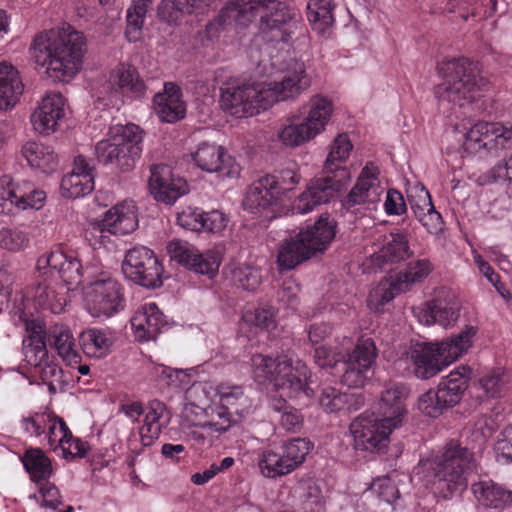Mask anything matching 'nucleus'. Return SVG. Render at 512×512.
I'll return each instance as SVG.
<instances>
[{
	"label": "nucleus",
	"instance_id": "f257e3e1",
	"mask_svg": "<svg viewBox=\"0 0 512 512\" xmlns=\"http://www.w3.org/2000/svg\"><path fill=\"white\" fill-rule=\"evenodd\" d=\"M181 13H203L211 0H166ZM257 21L259 36L269 43H287L300 26V16L293 8L278 0H228L216 18L225 28L241 29Z\"/></svg>",
	"mask_w": 512,
	"mask_h": 512
},
{
	"label": "nucleus",
	"instance_id": "f03ea898",
	"mask_svg": "<svg viewBox=\"0 0 512 512\" xmlns=\"http://www.w3.org/2000/svg\"><path fill=\"white\" fill-rule=\"evenodd\" d=\"M311 85L303 65L287 71L280 81L254 82L221 89V107L231 116L246 118L274 103L299 96Z\"/></svg>",
	"mask_w": 512,
	"mask_h": 512
},
{
	"label": "nucleus",
	"instance_id": "7ed1b4c3",
	"mask_svg": "<svg viewBox=\"0 0 512 512\" xmlns=\"http://www.w3.org/2000/svg\"><path fill=\"white\" fill-rule=\"evenodd\" d=\"M85 37L70 25L37 33L30 45L35 63L45 68L53 81L72 79L82 66L85 54Z\"/></svg>",
	"mask_w": 512,
	"mask_h": 512
},
{
	"label": "nucleus",
	"instance_id": "20e7f679",
	"mask_svg": "<svg viewBox=\"0 0 512 512\" xmlns=\"http://www.w3.org/2000/svg\"><path fill=\"white\" fill-rule=\"evenodd\" d=\"M477 332V327L466 325L460 333L441 342L411 344L405 356L415 377L421 380L435 377L470 349Z\"/></svg>",
	"mask_w": 512,
	"mask_h": 512
},
{
	"label": "nucleus",
	"instance_id": "39448f33",
	"mask_svg": "<svg viewBox=\"0 0 512 512\" xmlns=\"http://www.w3.org/2000/svg\"><path fill=\"white\" fill-rule=\"evenodd\" d=\"M438 72L444 79L435 87L440 105L465 107L480 98L488 85L479 63L466 57L443 59L438 63Z\"/></svg>",
	"mask_w": 512,
	"mask_h": 512
},
{
	"label": "nucleus",
	"instance_id": "423d86ee",
	"mask_svg": "<svg viewBox=\"0 0 512 512\" xmlns=\"http://www.w3.org/2000/svg\"><path fill=\"white\" fill-rule=\"evenodd\" d=\"M252 373L259 384H272L290 398L302 395L312 397L313 389L309 386L310 371L302 361H293L288 355H279L275 359L263 354L251 358Z\"/></svg>",
	"mask_w": 512,
	"mask_h": 512
},
{
	"label": "nucleus",
	"instance_id": "0eeeda50",
	"mask_svg": "<svg viewBox=\"0 0 512 512\" xmlns=\"http://www.w3.org/2000/svg\"><path fill=\"white\" fill-rule=\"evenodd\" d=\"M26 309L23 300H18L12 310L13 315L17 316L20 322H24V328L28 333L22 342L24 359L33 367L34 374L48 386L49 391L55 393V383L61 382L62 369L48 354L43 326L31 318L33 315L30 309Z\"/></svg>",
	"mask_w": 512,
	"mask_h": 512
},
{
	"label": "nucleus",
	"instance_id": "6e6552de",
	"mask_svg": "<svg viewBox=\"0 0 512 512\" xmlns=\"http://www.w3.org/2000/svg\"><path fill=\"white\" fill-rule=\"evenodd\" d=\"M336 234V222L328 214L321 215L313 225L301 229L294 237L286 239L280 246L277 263L280 270H290L324 251Z\"/></svg>",
	"mask_w": 512,
	"mask_h": 512
},
{
	"label": "nucleus",
	"instance_id": "1a4fd4ad",
	"mask_svg": "<svg viewBox=\"0 0 512 512\" xmlns=\"http://www.w3.org/2000/svg\"><path fill=\"white\" fill-rule=\"evenodd\" d=\"M473 466V453L467 447L455 440L445 445L433 462L435 485L443 498H451L466 488V475Z\"/></svg>",
	"mask_w": 512,
	"mask_h": 512
},
{
	"label": "nucleus",
	"instance_id": "9d476101",
	"mask_svg": "<svg viewBox=\"0 0 512 512\" xmlns=\"http://www.w3.org/2000/svg\"><path fill=\"white\" fill-rule=\"evenodd\" d=\"M142 150L143 130L133 123L110 128L108 138L99 141L95 147L100 163L114 165L121 171L133 169Z\"/></svg>",
	"mask_w": 512,
	"mask_h": 512
},
{
	"label": "nucleus",
	"instance_id": "9b49d317",
	"mask_svg": "<svg viewBox=\"0 0 512 512\" xmlns=\"http://www.w3.org/2000/svg\"><path fill=\"white\" fill-rule=\"evenodd\" d=\"M98 260L85 265L77 250L64 246H56L40 255L36 262L38 271H45L51 275L57 274L67 286H78L85 284L95 278L97 268L100 266Z\"/></svg>",
	"mask_w": 512,
	"mask_h": 512
},
{
	"label": "nucleus",
	"instance_id": "f8f14e48",
	"mask_svg": "<svg viewBox=\"0 0 512 512\" xmlns=\"http://www.w3.org/2000/svg\"><path fill=\"white\" fill-rule=\"evenodd\" d=\"M314 444L307 438H292L277 449H263L257 459L261 474L276 479L290 474L305 461Z\"/></svg>",
	"mask_w": 512,
	"mask_h": 512
},
{
	"label": "nucleus",
	"instance_id": "ddd939ff",
	"mask_svg": "<svg viewBox=\"0 0 512 512\" xmlns=\"http://www.w3.org/2000/svg\"><path fill=\"white\" fill-rule=\"evenodd\" d=\"M95 274V278L85 283L89 286L86 292L88 310L94 317H112L126 306L124 287L102 265Z\"/></svg>",
	"mask_w": 512,
	"mask_h": 512
},
{
	"label": "nucleus",
	"instance_id": "4468645a",
	"mask_svg": "<svg viewBox=\"0 0 512 512\" xmlns=\"http://www.w3.org/2000/svg\"><path fill=\"white\" fill-rule=\"evenodd\" d=\"M512 148V124L478 121L464 134V152L484 157L498 156Z\"/></svg>",
	"mask_w": 512,
	"mask_h": 512
},
{
	"label": "nucleus",
	"instance_id": "2eb2a0df",
	"mask_svg": "<svg viewBox=\"0 0 512 512\" xmlns=\"http://www.w3.org/2000/svg\"><path fill=\"white\" fill-rule=\"evenodd\" d=\"M461 308V301L455 292L451 288L442 286L435 289L430 300L413 308V313L424 325L449 328L459 319Z\"/></svg>",
	"mask_w": 512,
	"mask_h": 512
},
{
	"label": "nucleus",
	"instance_id": "dca6fc26",
	"mask_svg": "<svg viewBox=\"0 0 512 512\" xmlns=\"http://www.w3.org/2000/svg\"><path fill=\"white\" fill-rule=\"evenodd\" d=\"M46 193L29 181L14 183L9 175L0 177V214L14 215L26 209H40Z\"/></svg>",
	"mask_w": 512,
	"mask_h": 512
},
{
	"label": "nucleus",
	"instance_id": "f3484780",
	"mask_svg": "<svg viewBox=\"0 0 512 512\" xmlns=\"http://www.w3.org/2000/svg\"><path fill=\"white\" fill-rule=\"evenodd\" d=\"M391 423L374 413L364 412L350 424V432L357 450L369 452L384 451L389 442V435L396 428Z\"/></svg>",
	"mask_w": 512,
	"mask_h": 512
},
{
	"label": "nucleus",
	"instance_id": "a211bd4d",
	"mask_svg": "<svg viewBox=\"0 0 512 512\" xmlns=\"http://www.w3.org/2000/svg\"><path fill=\"white\" fill-rule=\"evenodd\" d=\"M122 270L131 281L144 287L162 284V264L155 253L145 246H136L127 251Z\"/></svg>",
	"mask_w": 512,
	"mask_h": 512
},
{
	"label": "nucleus",
	"instance_id": "6ab92c4d",
	"mask_svg": "<svg viewBox=\"0 0 512 512\" xmlns=\"http://www.w3.org/2000/svg\"><path fill=\"white\" fill-rule=\"evenodd\" d=\"M171 259L187 269L208 278H213L219 270L222 255L216 249L201 253L194 245L183 240H173L168 244Z\"/></svg>",
	"mask_w": 512,
	"mask_h": 512
},
{
	"label": "nucleus",
	"instance_id": "aec40b11",
	"mask_svg": "<svg viewBox=\"0 0 512 512\" xmlns=\"http://www.w3.org/2000/svg\"><path fill=\"white\" fill-rule=\"evenodd\" d=\"M377 358V348L372 338H360L353 351L342 364L341 381L350 388L362 387Z\"/></svg>",
	"mask_w": 512,
	"mask_h": 512
},
{
	"label": "nucleus",
	"instance_id": "412c9836",
	"mask_svg": "<svg viewBox=\"0 0 512 512\" xmlns=\"http://www.w3.org/2000/svg\"><path fill=\"white\" fill-rule=\"evenodd\" d=\"M384 188L379 180V169L372 162H368L362 169L356 184L342 200V207L350 212H355L359 205L377 204Z\"/></svg>",
	"mask_w": 512,
	"mask_h": 512
},
{
	"label": "nucleus",
	"instance_id": "4be33fe9",
	"mask_svg": "<svg viewBox=\"0 0 512 512\" xmlns=\"http://www.w3.org/2000/svg\"><path fill=\"white\" fill-rule=\"evenodd\" d=\"M31 297H26L21 293H16L13 302L12 308L10 310L11 318L16 326H23L24 322H20L18 317L13 315V308L16 306V302L23 300V303L26 310L31 311L32 317L35 321H37L41 326V321L35 316V312L38 309L49 310L54 314H59L63 311L65 305V296L63 293L57 292L55 287L47 282H39L35 287L31 289Z\"/></svg>",
	"mask_w": 512,
	"mask_h": 512
},
{
	"label": "nucleus",
	"instance_id": "5701e85b",
	"mask_svg": "<svg viewBox=\"0 0 512 512\" xmlns=\"http://www.w3.org/2000/svg\"><path fill=\"white\" fill-rule=\"evenodd\" d=\"M192 160L201 170L217 173L220 177H236L240 166L236 160L227 154L226 150L215 143L202 142L191 153Z\"/></svg>",
	"mask_w": 512,
	"mask_h": 512
},
{
	"label": "nucleus",
	"instance_id": "b1692460",
	"mask_svg": "<svg viewBox=\"0 0 512 512\" xmlns=\"http://www.w3.org/2000/svg\"><path fill=\"white\" fill-rule=\"evenodd\" d=\"M342 182L333 177L326 176L310 182L293 204V211L306 214L317 206L328 203L340 191Z\"/></svg>",
	"mask_w": 512,
	"mask_h": 512
},
{
	"label": "nucleus",
	"instance_id": "393cba45",
	"mask_svg": "<svg viewBox=\"0 0 512 512\" xmlns=\"http://www.w3.org/2000/svg\"><path fill=\"white\" fill-rule=\"evenodd\" d=\"M151 193L157 201L174 203L188 192L187 181L174 177L171 168L165 164L154 165L149 179Z\"/></svg>",
	"mask_w": 512,
	"mask_h": 512
},
{
	"label": "nucleus",
	"instance_id": "a878e982",
	"mask_svg": "<svg viewBox=\"0 0 512 512\" xmlns=\"http://www.w3.org/2000/svg\"><path fill=\"white\" fill-rule=\"evenodd\" d=\"M229 219L220 210L203 211L198 207H187L177 214V223L188 230L217 234L228 225Z\"/></svg>",
	"mask_w": 512,
	"mask_h": 512
},
{
	"label": "nucleus",
	"instance_id": "bb28decb",
	"mask_svg": "<svg viewBox=\"0 0 512 512\" xmlns=\"http://www.w3.org/2000/svg\"><path fill=\"white\" fill-rule=\"evenodd\" d=\"M65 104V99L60 93L47 94L31 115L34 130L44 135L54 133L65 116Z\"/></svg>",
	"mask_w": 512,
	"mask_h": 512
},
{
	"label": "nucleus",
	"instance_id": "cd10ccee",
	"mask_svg": "<svg viewBox=\"0 0 512 512\" xmlns=\"http://www.w3.org/2000/svg\"><path fill=\"white\" fill-rule=\"evenodd\" d=\"M410 389L403 383H391L381 393L378 403L379 416L396 428L407 414L406 399Z\"/></svg>",
	"mask_w": 512,
	"mask_h": 512
},
{
	"label": "nucleus",
	"instance_id": "c85d7f7f",
	"mask_svg": "<svg viewBox=\"0 0 512 512\" xmlns=\"http://www.w3.org/2000/svg\"><path fill=\"white\" fill-rule=\"evenodd\" d=\"M93 168L85 157L79 155L74 160L73 171L62 178L61 194L65 198H79L90 194L94 190Z\"/></svg>",
	"mask_w": 512,
	"mask_h": 512
},
{
	"label": "nucleus",
	"instance_id": "c756f323",
	"mask_svg": "<svg viewBox=\"0 0 512 512\" xmlns=\"http://www.w3.org/2000/svg\"><path fill=\"white\" fill-rule=\"evenodd\" d=\"M165 325L164 314L154 302L139 307L131 318L132 330L140 342L155 340Z\"/></svg>",
	"mask_w": 512,
	"mask_h": 512
},
{
	"label": "nucleus",
	"instance_id": "7c9ffc66",
	"mask_svg": "<svg viewBox=\"0 0 512 512\" xmlns=\"http://www.w3.org/2000/svg\"><path fill=\"white\" fill-rule=\"evenodd\" d=\"M153 105L159 119L167 123L184 118L186 113L181 88L172 82L165 83L164 91L154 96Z\"/></svg>",
	"mask_w": 512,
	"mask_h": 512
},
{
	"label": "nucleus",
	"instance_id": "2f4dec72",
	"mask_svg": "<svg viewBox=\"0 0 512 512\" xmlns=\"http://www.w3.org/2000/svg\"><path fill=\"white\" fill-rule=\"evenodd\" d=\"M103 225L113 235H125L133 232L138 227L134 201H124L110 208L104 215Z\"/></svg>",
	"mask_w": 512,
	"mask_h": 512
},
{
	"label": "nucleus",
	"instance_id": "473e14b6",
	"mask_svg": "<svg viewBox=\"0 0 512 512\" xmlns=\"http://www.w3.org/2000/svg\"><path fill=\"white\" fill-rule=\"evenodd\" d=\"M471 490L477 502L487 508L503 509L512 504V491L491 479H479Z\"/></svg>",
	"mask_w": 512,
	"mask_h": 512
},
{
	"label": "nucleus",
	"instance_id": "72a5a7b5",
	"mask_svg": "<svg viewBox=\"0 0 512 512\" xmlns=\"http://www.w3.org/2000/svg\"><path fill=\"white\" fill-rule=\"evenodd\" d=\"M115 341V332L109 328H89L79 336L83 353L96 359L104 358L111 353Z\"/></svg>",
	"mask_w": 512,
	"mask_h": 512
},
{
	"label": "nucleus",
	"instance_id": "f704fd0d",
	"mask_svg": "<svg viewBox=\"0 0 512 512\" xmlns=\"http://www.w3.org/2000/svg\"><path fill=\"white\" fill-rule=\"evenodd\" d=\"M471 376L472 369L467 365H460L441 378L437 389L447 400L448 405L454 407L460 402L469 386Z\"/></svg>",
	"mask_w": 512,
	"mask_h": 512
},
{
	"label": "nucleus",
	"instance_id": "c9c22d12",
	"mask_svg": "<svg viewBox=\"0 0 512 512\" xmlns=\"http://www.w3.org/2000/svg\"><path fill=\"white\" fill-rule=\"evenodd\" d=\"M413 256L409 246V233L405 229H394L385 238V243L376 254L382 263H399Z\"/></svg>",
	"mask_w": 512,
	"mask_h": 512
},
{
	"label": "nucleus",
	"instance_id": "e433bc0d",
	"mask_svg": "<svg viewBox=\"0 0 512 512\" xmlns=\"http://www.w3.org/2000/svg\"><path fill=\"white\" fill-rule=\"evenodd\" d=\"M24 85L18 70L7 62L0 63V109L13 107L22 95Z\"/></svg>",
	"mask_w": 512,
	"mask_h": 512
},
{
	"label": "nucleus",
	"instance_id": "4c0bfd02",
	"mask_svg": "<svg viewBox=\"0 0 512 512\" xmlns=\"http://www.w3.org/2000/svg\"><path fill=\"white\" fill-rule=\"evenodd\" d=\"M301 180L299 166L296 162H287L282 168L276 169L271 174L260 177L257 187L265 188L264 185L275 187L276 192L282 198L287 192L296 188Z\"/></svg>",
	"mask_w": 512,
	"mask_h": 512
},
{
	"label": "nucleus",
	"instance_id": "58836bf2",
	"mask_svg": "<svg viewBox=\"0 0 512 512\" xmlns=\"http://www.w3.org/2000/svg\"><path fill=\"white\" fill-rule=\"evenodd\" d=\"M259 182L260 178L254 181L246 192L244 208L253 214L274 211V208L280 205L281 197L272 185L271 188L268 185H264L265 188H256Z\"/></svg>",
	"mask_w": 512,
	"mask_h": 512
},
{
	"label": "nucleus",
	"instance_id": "ea45409f",
	"mask_svg": "<svg viewBox=\"0 0 512 512\" xmlns=\"http://www.w3.org/2000/svg\"><path fill=\"white\" fill-rule=\"evenodd\" d=\"M404 292H407V286L402 284L396 274L386 276L370 291L368 307L375 312H382L387 303Z\"/></svg>",
	"mask_w": 512,
	"mask_h": 512
},
{
	"label": "nucleus",
	"instance_id": "a19ab883",
	"mask_svg": "<svg viewBox=\"0 0 512 512\" xmlns=\"http://www.w3.org/2000/svg\"><path fill=\"white\" fill-rule=\"evenodd\" d=\"M21 152L32 168L43 173H50L57 167V155L49 145L29 141L23 145Z\"/></svg>",
	"mask_w": 512,
	"mask_h": 512
},
{
	"label": "nucleus",
	"instance_id": "79ce46f5",
	"mask_svg": "<svg viewBox=\"0 0 512 512\" xmlns=\"http://www.w3.org/2000/svg\"><path fill=\"white\" fill-rule=\"evenodd\" d=\"M31 481L36 484L49 480L53 475L51 459L40 448H29L21 457Z\"/></svg>",
	"mask_w": 512,
	"mask_h": 512
},
{
	"label": "nucleus",
	"instance_id": "37998d69",
	"mask_svg": "<svg viewBox=\"0 0 512 512\" xmlns=\"http://www.w3.org/2000/svg\"><path fill=\"white\" fill-rule=\"evenodd\" d=\"M220 404L239 417L248 414L253 406L252 399L247 396L242 386L221 384L217 388Z\"/></svg>",
	"mask_w": 512,
	"mask_h": 512
},
{
	"label": "nucleus",
	"instance_id": "c03bdc74",
	"mask_svg": "<svg viewBox=\"0 0 512 512\" xmlns=\"http://www.w3.org/2000/svg\"><path fill=\"white\" fill-rule=\"evenodd\" d=\"M48 341L69 365L81 362V355L76 349L75 339L69 329L55 326L49 333Z\"/></svg>",
	"mask_w": 512,
	"mask_h": 512
},
{
	"label": "nucleus",
	"instance_id": "a18cd8bd",
	"mask_svg": "<svg viewBox=\"0 0 512 512\" xmlns=\"http://www.w3.org/2000/svg\"><path fill=\"white\" fill-rule=\"evenodd\" d=\"M333 112V103L326 97L315 95L308 102V114L304 121L315 135L322 132L330 120Z\"/></svg>",
	"mask_w": 512,
	"mask_h": 512
},
{
	"label": "nucleus",
	"instance_id": "49530a36",
	"mask_svg": "<svg viewBox=\"0 0 512 512\" xmlns=\"http://www.w3.org/2000/svg\"><path fill=\"white\" fill-rule=\"evenodd\" d=\"M111 77L123 94L133 98H140L145 94V84L134 67L119 65Z\"/></svg>",
	"mask_w": 512,
	"mask_h": 512
},
{
	"label": "nucleus",
	"instance_id": "de8ad7c7",
	"mask_svg": "<svg viewBox=\"0 0 512 512\" xmlns=\"http://www.w3.org/2000/svg\"><path fill=\"white\" fill-rule=\"evenodd\" d=\"M271 409L278 414L279 426L287 432H298L303 426L304 417L300 410L290 405L285 399L273 398Z\"/></svg>",
	"mask_w": 512,
	"mask_h": 512
},
{
	"label": "nucleus",
	"instance_id": "09e8293b",
	"mask_svg": "<svg viewBox=\"0 0 512 512\" xmlns=\"http://www.w3.org/2000/svg\"><path fill=\"white\" fill-rule=\"evenodd\" d=\"M150 2L151 0H133L132 5L127 9L125 36L129 42L142 39L143 25Z\"/></svg>",
	"mask_w": 512,
	"mask_h": 512
},
{
	"label": "nucleus",
	"instance_id": "8fccbe9b",
	"mask_svg": "<svg viewBox=\"0 0 512 512\" xmlns=\"http://www.w3.org/2000/svg\"><path fill=\"white\" fill-rule=\"evenodd\" d=\"M333 0H309L307 5V18L313 29L324 32L334 23Z\"/></svg>",
	"mask_w": 512,
	"mask_h": 512
},
{
	"label": "nucleus",
	"instance_id": "3c124183",
	"mask_svg": "<svg viewBox=\"0 0 512 512\" xmlns=\"http://www.w3.org/2000/svg\"><path fill=\"white\" fill-rule=\"evenodd\" d=\"M433 269L434 266L428 258H420L408 262L405 270L395 274L409 291L415 284L423 282Z\"/></svg>",
	"mask_w": 512,
	"mask_h": 512
},
{
	"label": "nucleus",
	"instance_id": "603ef678",
	"mask_svg": "<svg viewBox=\"0 0 512 512\" xmlns=\"http://www.w3.org/2000/svg\"><path fill=\"white\" fill-rule=\"evenodd\" d=\"M352 143L347 134H339L333 141L324 164L327 173L341 170L352 150Z\"/></svg>",
	"mask_w": 512,
	"mask_h": 512
},
{
	"label": "nucleus",
	"instance_id": "864d4df0",
	"mask_svg": "<svg viewBox=\"0 0 512 512\" xmlns=\"http://www.w3.org/2000/svg\"><path fill=\"white\" fill-rule=\"evenodd\" d=\"M30 243L29 232L24 227H3L0 230V247L19 252L26 249Z\"/></svg>",
	"mask_w": 512,
	"mask_h": 512
},
{
	"label": "nucleus",
	"instance_id": "5fc2aeb1",
	"mask_svg": "<svg viewBox=\"0 0 512 512\" xmlns=\"http://www.w3.org/2000/svg\"><path fill=\"white\" fill-rule=\"evenodd\" d=\"M316 135L312 129L303 120L301 123H290L285 125L279 132V139L281 142L290 147L299 146L311 139Z\"/></svg>",
	"mask_w": 512,
	"mask_h": 512
},
{
	"label": "nucleus",
	"instance_id": "6e6d98bb",
	"mask_svg": "<svg viewBox=\"0 0 512 512\" xmlns=\"http://www.w3.org/2000/svg\"><path fill=\"white\" fill-rule=\"evenodd\" d=\"M69 437L71 438V431L64 419L53 414V419L49 423L44 438L40 442L42 444L46 442L54 450L58 447L62 449L68 442L67 439Z\"/></svg>",
	"mask_w": 512,
	"mask_h": 512
},
{
	"label": "nucleus",
	"instance_id": "4d7b16f0",
	"mask_svg": "<svg viewBox=\"0 0 512 512\" xmlns=\"http://www.w3.org/2000/svg\"><path fill=\"white\" fill-rule=\"evenodd\" d=\"M449 408H452L451 405H448L447 400L441 396L438 389H430L418 399V409L428 417L436 418Z\"/></svg>",
	"mask_w": 512,
	"mask_h": 512
},
{
	"label": "nucleus",
	"instance_id": "13d9d810",
	"mask_svg": "<svg viewBox=\"0 0 512 512\" xmlns=\"http://www.w3.org/2000/svg\"><path fill=\"white\" fill-rule=\"evenodd\" d=\"M53 419L51 412H34L21 419L20 426L23 432L30 437L44 438L47 427Z\"/></svg>",
	"mask_w": 512,
	"mask_h": 512
},
{
	"label": "nucleus",
	"instance_id": "bf43d9fd",
	"mask_svg": "<svg viewBox=\"0 0 512 512\" xmlns=\"http://www.w3.org/2000/svg\"><path fill=\"white\" fill-rule=\"evenodd\" d=\"M163 425H142L138 437L132 434L128 439L129 449L136 454L142 451L143 447L151 446L160 436Z\"/></svg>",
	"mask_w": 512,
	"mask_h": 512
},
{
	"label": "nucleus",
	"instance_id": "052dcab7",
	"mask_svg": "<svg viewBox=\"0 0 512 512\" xmlns=\"http://www.w3.org/2000/svg\"><path fill=\"white\" fill-rule=\"evenodd\" d=\"M368 491L377 497L379 501L393 505L400 497L399 490L393 480L387 476L373 480Z\"/></svg>",
	"mask_w": 512,
	"mask_h": 512
},
{
	"label": "nucleus",
	"instance_id": "680f3d73",
	"mask_svg": "<svg viewBox=\"0 0 512 512\" xmlns=\"http://www.w3.org/2000/svg\"><path fill=\"white\" fill-rule=\"evenodd\" d=\"M245 323L255 326L261 330H268L275 326V311L273 307L265 305L254 310H246L242 315Z\"/></svg>",
	"mask_w": 512,
	"mask_h": 512
},
{
	"label": "nucleus",
	"instance_id": "e2e57ef3",
	"mask_svg": "<svg viewBox=\"0 0 512 512\" xmlns=\"http://www.w3.org/2000/svg\"><path fill=\"white\" fill-rule=\"evenodd\" d=\"M350 396L336 388L325 387L322 389L319 403L327 412H337L348 404Z\"/></svg>",
	"mask_w": 512,
	"mask_h": 512
},
{
	"label": "nucleus",
	"instance_id": "0e129e2a",
	"mask_svg": "<svg viewBox=\"0 0 512 512\" xmlns=\"http://www.w3.org/2000/svg\"><path fill=\"white\" fill-rule=\"evenodd\" d=\"M39 498H40V506L47 511L52 509H57L60 506L65 505L62 501V497L60 495L59 489L49 482V480L40 482L37 484Z\"/></svg>",
	"mask_w": 512,
	"mask_h": 512
},
{
	"label": "nucleus",
	"instance_id": "69168bd1",
	"mask_svg": "<svg viewBox=\"0 0 512 512\" xmlns=\"http://www.w3.org/2000/svg\"><path fill=\"white\" fill-rule=\"evenodd\" d=\"M344 360L345 356L343 353L336 349L326 345L315 348L314 361L320 368L336 369Z\"/></svg>",
	"mask_w": 512,
	"mask_h": 512
},
{
	"label": "nucleus",
	"instance_id": "338daca9",
	"mask_svg": "<svg viewBox=\"0 0 512 512\" xmlns=\"http://www.w3.org/2000/svg\"><path fill=\"white\" fill-rule=\"evenodd\" d=\"M408 202L415 215L418 217L424 211L431 210L433 205L431 195L424 186H416L408 192Z\"/></svg>",
	"mask_w": 512,
	"mask_h": 512
},
{
	"label": "nucleus",
	"instance_id": "774afa93",
	"mask_svg": "<svg viewBox=\"0 0 512 512\" xmlns=\"http://www.w3.org/2000/svg\"><path fill=\"white\" fill-rule=\"evenodd\" d=\"M237 283L247 291L256 290L261 283V272L249 265L241 266L234 272Z\"/></svg>",
	"mask_w": 512,
	"mask_h": 512
}]
</instances>
